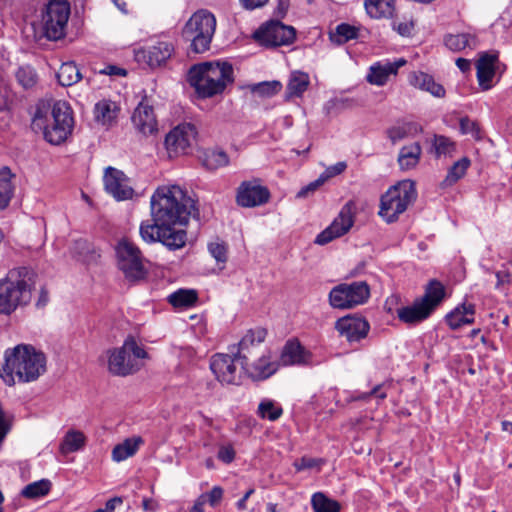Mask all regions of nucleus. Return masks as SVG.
Listing matches in <instances>:
<instances>
[{
	"label": "nucleus",
	"instance_id": "obj_1",
	"mask_svg": "<svg viewBox=\"0 0 512 512\" xmlns=\"http://www.w3.org/2000/svg\"><path fill=\"white\" fill-rule=\"evenodd\" d=\"M151 222H142L139 233L147 243L160 242L169 250L185 246L187 233L183 228L190 217L198 216L195 200L178 185L158 187L150 199Z\"/></svg>",
	"mask_w": 512,
	"mask_h": 512
},
{
	"label": "nucleus",
	"instance_id": "obj_2",
	"mask_svg": "<svg viewBox=\"0 0 512 512\" xmlns=\"http://www.w3.org/2000/svg\"><path fill=\"white\" fill-rule=\"evenodd\" d=\"M46 356L31 345L20 344L5 351L0 378L9 386L16 380L28 383L46 372Z\"/></svg>",
	"mask_w": 512,
	"mask_h": 512
},
{
	"label": "nucleus",
	"instance_id": "obj_3",
	"mask_svg": "<svg viewBox=\"0 0 512 512\" xmlns=\"http://www.w3.org/2000/svg\"><path fill=\"white\" fill-rule=\"evenodd\" d=\"M73 116L64 101L40 100L32 118V129L42 132L44 139L53 144L63 143L73 129Z\"/></svg>",
	"mask_w": 512,
	"mask_h": 512
},
{
	"label": "nucleus",
	"instance_id": "obj_4",
	"mask_svg": "<svg viewBox=\"0 0 512 512\" xmlns=\"http://www.w3.org/2000/svg\"><path fill=\"white\" fill-rule=\"evenodd\" d=\"M36 278V273L27 267L10 270L0 280V314L8 315L18 307L27 305L31 301Z\"/></svg>",
	"mask_w": 512,
	"mask_h": 512
},
{
	"label": "nucleus",
	"instance_id": "obj_5",
	"mask_svg": "<svg viewBox=\"0 0 512 512\" xmlns=\"http://www.w3.org/2000/svg\"><path fill=\"white\" fill-rule=\"evenodd\" d=\"M188 81L201 97H212L224 91L233 82L231 64L205 62L194 65L188 73Z\"/></svg>",
	"mask_w": 512,
	"mask_h": 512
},
{
	"label": "nucleus",
	"instance_id": "obj_6",
	"mask_svg": "<svg viewBox=\"0 0 512 512\" xmlns=\"http://www.w3.org/2000/svg\"><path fill=\"white\" fill-rule=\"evenodd\" d=\"M106 355L108 370L116 376H128L138 372L143 367L142 360L148 357L144 348L132 336L127 337L121 347L107 350Z\"/></svg>",
	"mask_w": 512,
	"mask_h": 512
},
{
	"label": "nucleus",
	"instance_id": "obj_7",
	"mask_svg": "<svg viewBox=\"0 0 512 512\" xmlns=\"http://www.w3.org/2000/svg\"><path fill=\"white\" fill-rule=\"evenodd\" d=\"M417 198L415 183L412 180H402L391 186L381 196L379 215L387 222L396 221Z\"/></svg>",
	"mask_w": 512,
	"mask_h": 512
},
{
	"label": "nucleus",
	"instance_id": "obj_8",
	"mask_svg": "<svg viewBox=\"0 0 512 512\" xmlns=\"http://www.w3.org/2000/svg\"><path fill=\"white\" fill-rule=\"evenodd\" d=\"M216 30V18L207 10L195 12L183 28V36L191 41V48L196 53L209 49Z\"/></svg>",
	"mask_w": 512,
	"mask_h": 512
},
{
	"label": "nucleus",
	"instance_id": "obj_9",
	"mask_svg": "<svg viewBox=\"0 0 512 512\" xmlns=\"http://www.w3.org/2000/svg\"><path fill=\"white\" fill-rule=\"evenodd\" d=\"M117 264L129 281L143 280L148 271L139 248L128 239H122L116 246Z\"/></svg>",
	"mask_w": 512,
	"mask_h": 512
},
{
	"label": "nucleus",
	"instance_id": "obj_10",
	"mask_svg": "<svg viewBox=\"0 0 512 512\" xmlns=\"http://www.w3.org/2000/svg\"><path fill=\"white\" fill-rule=\"evenodd\" d=\"M70 16V5L64 0L50 1L41 19L43 35L49 40H58L65 35Z\"/></svg>",
	"mask_w": 512,
	"mask_h": 512
},
{
	"label": "nucleus",
	"instance_id": "obj_11",
	"mask_svg": "<svg viewBox=\"0 0 512 512\" xmlns=\"http://www.w3.org/2000/svg\"><path fill=\"white\" fill-rule=\"evenodd\" d=\"M369 297L370 288L366 282L342 283L331 289L329 303L336 309H351L364 304Z\"/></svg>",
	"mask_w": 512,
	"mask_h": 512
},
{
	"label": "nucleus",
	"instance_id": "obj_12",
	"mask_svg": "<svg viewBox=\"0 0 512 512\" xmlns=\"http://www.w3.org/2000/svg\"><path fill=\"white\" fill-rule=\"evenodd\" d=\"M253 37L263 46L276 47L290 44L295 38V30L279 21H270L261 25Z\"/></svg>",
	"mask_w": 512,
	"mask_h": 512
},
{
	"label": "nucleus",
	"instance_id": "obj_13",
	"mask_svg": "<svg viewBox=\"0 0 512 512\" xmlns=\"http://www.w3.org/2000/svg\"><path fill=\"white\" fill-rule=\"evenodd\" d=\"M354 203L347 202L333 222L315 238V244L325 245L345 235L354 224Z\"/></svg>",
	"mask_w": 512,
	"mask_h": 512
},
{
	"label": "nucleus",
	"instance_id": "obj_14",
	"mask_svg": "<svg viewBox=\"0 0 512 512\" xmlns=\"http://www.w3.org/2000/svg\"><path fill=\"white\" fill-rule=\"evenodd\" d=\"M196 129L190 123L179 124L165 137V147L170 156L184 153L196 139Z\"/></svg>",
	"mask_w": 512,
	"mask_h": 512
},
{
	"label": "nucleus",
	"instance_id": "obj_15",
	"mask_svg": "<svg viewBox=\"0 0 512 512\" xmlns=\"http://www.w3.org/2000/svg\"><path fill=\"white\" fill-rule=\"evenodd\" d=\"M103 180L106 192L117 201H124L133 197L134 190L128 177L121 170L107 167Z\"/></svg>",
	"mask_w": 512,
	"mask_h": 512
},
{
	"label": "nucleus",
	"instance_id": "obj_16",
	"mask_svg": "<svg viewBox=\"0 0 512 512\" xmlns=\"http://www.w3.org/2000/svg\"><path fill=\"white\" fill-rule=\"evenodd\" d=\"M269 190L259 180L244 181L237 190L236 200L242 207H256L268 202Z\"/></svg>",
	"mask_w": 512,
	"mask_h": 512
},
{
	"label": "nucleus",
	"instance_id": "obj_17",
	"mask_svg": "<svg viewBox=\"0 0 512 512\" xmlns=\"http://www.w3.org/2000/svg\"><path fill=\"white\" fill-rule=\"evenodd\" d=\"M239 359L236 355L232 357L228 354H215L210 362V368L218 381L224 384H236L241 378V372L238 370L235 360Z\"/></svg>",
	"mask_w": 512,
	"mask_h": 512
},
{
	"label": "nucleus",
	"instance_id": "obj_18",
	"mask_svg": "<svg viewBox=\"0 0 512 512\" xmlns=\"http://www.w3.org/2000/svg\"><path fill=\"white\" fill-rule=\"evenodd\" d=\"M369 323L360 317L346 316L335 323V329L350 343L365 338L369 331Z\"/></svg>",
	"mask_w": 512,
	"mask_h": 512
},
{
	"label": "nucleus",
	"instance_id": "obj_19",
	"mask_svg": "<svg viewBox=\"0 0 512 512\" xmlns=\"http://www.w3.org/2000/svg\"><path fill=\"white\" fill-rule=\"evenodd\" d=\"M132 123L144 135H151L158 130L154 109L146 98L135 108L132 115Z\"/></svg>",
	"mask_w": 512,
	"mask_h": 512
},
{
	"label": "nucleus",
	"instance_id": "obj_20",
	"mask_svg": "<svg viewBox=\"0 0 512 512\" xmlns=\"http://www.w3.org/2000/svg\"><path fill=\"white\" fill-rule=\"evenodd\" d=\"M241 365L253 380H265L279 368V363L273 360L269 353L262 355L252 364H248L247 360H241Z\"/></svg>",
	"mask_w": 512,
	"mask_h": 512
},
{
	"label": "nucleus",
	"instance_id": "obj_21",
	"mask_svg": "<svg viewBox=\"0 0 512 512\" xmlns=\"http://www.w3.org/2000/svg\"><path fill=\"white\" fill-rule=\"evenodd\" d=\"M311 360L312 353L296 339L287 341L280 355V362L284 366L309 365Z\"/></svg>",
	"mask_w": 512,
	"mask_h": 512
},
{
	"label": "nucleus",
	"instance_id": "obj_22",
	"mask_svg": "<svg viewBox=\"0 0 512 512\" xmlns=\"http://www.w3.org/2000/svg\"><path fill=\"white\" fill-rule=\"evenodd\" d=\"M496 54L483 53L477 61V79L479 85L487 90L491 87V81L495 75Z\"/></svg>",
	"mask_w": 512,
	"mask_h": 512
},
{
	"label": "nucleus",
	"instance_id": "obj_23",
	"mask_svg": "<svg viewBox=\"0 0 512 512\" xmlns=\"http://www.w3.org/2000/svg\"><path fill=\"white\" fill-rule=\"evenodd\" d=\"M431 311L419 299L412 305L401 307L397 310V316L400 321L406 324H417L427 319Z\"/></svg>",
	"mask_w": 512,
	"mask_h": 512
},
{
	"label": "nucleus",
	"instance_id": "obj_24",
	"mask_svg": "<svg viewBox=\"0 0 512 512\" xmlns=\"http://www.w3.org/2000/svg\"><path fill=\"white\" fill-rule=\"evenodd\" d=\"M409 82L417 89L426 91L434 97L442 98L445 96L444 87L436 83L434 78L424 72H413L409 77Z\"/></svg>",
	"mask_w": 512,
	"mask_h": 512
},
{
	"label": "nucleus",
	"instance_id": "obj_25",
	"mask_svg": "<svg viewBox=\"0 0 512 512\" xmlns=\"http://www.w3.org/2000/svg\"><path fill=\"white\" fill-rule=\"evenodd\" d=\"M475 306L473 304H462L457 306L446 316V322L452 330H457L466 324L474 322Z\"/></svg>",
	"mask_w": 512,
	"mask_h": 512
},
{
	"label": "nucleus",
	"instance_id": "obj_26",
	"mask_svg": "<svg viewBox=\"0 0 512 512\" xmlns=\"http://www.w3.org/2000/svg\"><path fill=\"white\" fill-rule=\"evenodd\" d=\"M446 296L444 285L436 279L430 280L425 288V293L419 300L433 312Z\"/></svg>",
	"mask_w": 512,
	"mask_h": 512
},
{
	"label": "nucleus",
	"instance_id": "obj_27",
	"mask_svg": "<svg viewBox=\"0 0 512 512\" xmlns=\"http://www.w3.org/2000/svg\"><path fill=\"white\" fill-rule=\"evenodd\" d=\"M144 440L140 436H133L117 444L112 450V460L122 462L136 454Z\"/></svg>",
	"mask_w": 512,
	"mask_h": 512
},
{
	"label": "nucleus",
	"instance_id": "obj_28",
	"mask_svg": "<svg viewBox=\"0 0 512 512\" xmlns=\"http://www.w3.org/2000/svg\"><path fill=\"white\" fill-rule=\"evenodd\" d=\"M310 85L309 75L302 71H293L290 74L287 87L286 97L287 99L293 97H301Z\"/></svg>",
	"mask_w": 512,
	"mask_h": 512
},
{
	"label": "nucleus",
	"instance_id": "obj_29",
	"mask_svg": "<svg viewBox=\"0 0 512 512\" xmlns=\"http://www.w3.org/2000/svg\"><path fill=\"white\" fill-rule=\"evenodd\" d=\"M86 443V436L79 430L70 429L64 435L59 451L63 455L81 450Z\"/></svg>",
	"mask_w": 512,
	"mask_h": 512
},
{
	"label": "nucleus",
	"instance_id": "obj_30",
	"mask_svg": "<svg viewBox=\"0 0 512 512\" xmlns=\"http://www.w3.org/2000/svg\"><path fill=\"white\" fill-rule=\"evenodd\" d=\"M367 14L374 19L388 18L394 13V0H365Z\"/></svg>",
	"mask_w": 512,
	"mask_h": 512
},
{
	"label": "nucleus",
	"instance_id": "obj_31",
	"mask_svg": "<svg viewBox=\"0 0 512 512\" xmlns=\"http://www.w3.org/2000/svg\"><path fill=\"white\" fill-rule=\"evenodd\" d=\"M422 148L418 142L411 143L401 148L398 163L403 170L414 168L421 157Z\"/></svg>",
	"mask_w": 512,
	"mask_h": 512
},
{
	"label": "nucleus",
	"instance_id": "obj_32",
	"mask_svg": "<svg viewBox=\"0 0 512 512\" xmlns=\"http://www.w3.org/2000/svg\"><path fill=\"white\" fill-rule=\"evenodd\" d=\"M173 46L170 42L160 41L151 46L147 51V62L149 66L156 67L170 58Z\"/></svg>",
	"mask_w": 512,
	"mask_h": 512
},
{
	"label": "nucleus",
	"instance_id": "obj_33",
	"mask_svg": "<svg viewBox=\"0 0 512 512\" xmlns=\"http://www.w3.org/2000/svg\"><path fill=\"white\" fill-rule=\"evenodd\" d=\"M444 44L449 50L460 52L465 48L475 49L477 47V40L474 36L467 33L448 34L444 38Z\"/></svg>",
	"mask_w": 512,
	"mask_h": 512
},
{
	"label": "nucleus",
	"instance_id": "obj_34",
	"mask_svg": "<svg viewBox=\"0 0 512 512\" xmlns=\"http://www.w3.org/2000/svg\"><path fill=\"white\" fill-rule=\"evenodd\" d=\"M267 332L263 328L249 330L239 342L236 356L241 360H247L246 351L254 345L262 343L266 338Z\"/></svg>",
	"mask_w": 512,
	"mask_h": 512
},
{
	"label": "nucleus",
	"instance_id": "obj_35",
	"mask_svg": "<svg viewBox=\"0 0 512 512\" xmlns=\"http://www.w3.org/2000/svg\"><path fill=\"white\" fill-rule=\"evenodd\" d=\"M13 174L8 167L0 170V209H5L14 194Z\"/></svg>",
	"mask_w": 512,
	"mask_h": 512
},
{
	"label": "nucleus",
	"instance_id": "obj_36",
	"mask_svg": "<svg viewBox=\"0 0 512 512\" xmlns=\"http://www.w3.org/2000/svg\"><path fill=\"white\" fill-rule=\"evenodd\" d=\"M94 116L97 122L109 125L117 116V107L112 101L102 100L95 105Z\"/></svg>",
	"mask_w": 512,
	"mask_h": 512
},
{
	"label": "nucleus",
	"instance_id": "obj_37",
	"mask_svg": "<svg viewBox=\"0 0 512 512\" xmlns=\"http://www.w3.org/2000/svg\"><path fill=\"white\" fill-rule=\"evenodd\" d=\"M81 73L74 62L63 63L57 73V78L62 86H71L81 79Z\"/></svg>",
	"mask_w": 512,
	"mask_h": 512
},
{
	"label": "nucleus",
	"instance_id": "obj_38",
	"mask_svg": "<svg viewBox=\"0 0 512 512\" xmlns=\"http://www.w3.org/2000/svg\"><path fill=\"white\" fill-rule=\"evenodd\" d=\"M392 74V68L389 67L387 62L385 63H376L372 65L369 69V73L366 76L367 81L370 84L383 86L388 77Z\"/></svg>",
	"mask_w": 512,
	"mask_h": 512
},
{
	"label": "nucleus",
	"instance_id": "obj_39",
	"mask_svg": "<svg viewBox=\"0 0 512 512\" xmlns=\"http://www.w3.org/2000/svg\"><path fill=\"white\" fill-rule=\"evenodd\" d=\"M203 165L209 170H216L229 164V157L223 150H207L202 156Z\"/></svg>",
	"mask_w": 512,
	"mask_h": 512
},
{
	"label": "nucleus",
	"instance_id": "obj_40",
	"mask_svg": "<svg viewBox=\"0 0 512 512\" xmlns=\"http://www.w3.org/2000/svg\"><path fill=\"white\" fill-rule=\"evenodd\" d=\"M311 505L315 512H340L339 502L328 498L322 492H316L312 495Z\"/></svg>",
	"mask_w": 512,
	"mask_h": 512
},
{
	"label": "nucleus",
	"instance_id": "obj_41",
	"mask_svg": "<svg viewBox=\"0 0 512 512\" xmlns=\"http://www.w3.org/2000/svg\"><path fill=\"white\" fill-rule=\"evenodd\" d=\"M197 300V293L194 290L179 289L168 296L169 303L174 307H190Z\"/></svg>",
	"mask_w": 512,
	"mask_h": 512
},
{
	"label": "nucleus",
	"instance_id": "obj_42",
	"mask_svg": "<svg viewBox=\"0 0 512 512\" xmlns=\"http://www.w3.org/2000/svg\"><path fill=\"white\" fill-rule=\"evenodd\" d=\"M51 489V482L48 479H42L28 484L22 490V495L29 499L45 496Z\"/></svg>",
	"mask_w": 512,
	"mask_h": 512
},
{
	"label": "nucleus",
	"instance_id": "obj_43",
	"mask_svg": "<svg viewBox=\"0 0 512 512\" xmlns=\"http://www.w3.org/2000/svg\"><path fill=\"white\" fill-rule=\"evenodd\" d=\"M469 165L470 160L466 157L455 162L454 165L449 169L447 176L443 181V184L446 186H450L456 183L465 175Z\"/></svg>",
	"mask_w": 512,
	"mask_h": 512
},
{
	"label": "nucleus",
	"instance_id": "obj_44",
	"mask_svg": "<svg viewBox=\"0 0 512 512\" xmlns=\"http://www.w3.org/2000/svg\"><path fill=\"white\" fill-rule=\"evenodd\" d=\"M283 410L276 402L270 399H264L258 406V414L264 419L275 421L282 415Z\"/></svg>",
	"mask_w": 512,
	"mask_h": 512
},
{
	"label": "nucleus",
	"instance_id": "obj_45",
	"mask_svg": "<svg viewBox=\"0 0 512 512\" xmlns=\"http://www.w3.org/2000/svg\"><path fill=\"white\" fill-rule=\"evenodd\" d=\"M358 35V30L356 27L342 23L336 27L335 33L331 35L333 41L338 44L345 43L351 39L356 38Z\"/></svg>",
	"mask_w": 512,
	"mask_h": 512
},
{
	"label": "nucleus",
	"instance_id": "obj_46",
	"mask_svg": "<svg viewBox=\"0 0 512 512\" xmlns=\"http://www.w3.org/2000/svg\"><path fill=\"white\" fill-rule=\"evenodd\" d=\"M432 145L437 157L450 155L455 150L454 142L443 135H435Z\"/></svg>",
	"mask_w": 512,
	"mask_h": 512
},
{
	"label": "nucleus",
	"instance_id": "obj_47",
	"mask_svg": "<svg viewBox=\"0 0 512 512\" xmlns=\"http://www.w3.org/2000/svg\"><path fill=\"white\" fill-rule=\"evenodd\" d=\"M412 130L417 132V126L408 123L401 126L391 127L387 130L386 133L391 142L395 144L396 142L407 138L412 133Z\"/></svg>",
	"mask_w": 512,
	"mask_h": 512
},
{
	"label": "nucleus",
	"instance_id": "obj_48",
	"mask_svg": "<svg viewBox=\"0 0 512 512\" xmlns=\"http://www.w3.org/2000/svg\"><path fill=\"white\" fill-rule=\"evenodd\" d=\"M16 78L19 84L25 88L33 87L37 82L35 70L29 66L20 67L16 72Z\"/></svg>",
	"mask_w": 512,
	"mask_h": 512
},
{
	"label": "nucleus",
	"instance_id": "obj_49",
	"mask_svg": "<svg viewBox=\"0 0 512 512\" xmlns=\"http://www.w3.org/2000/svg\"><path fill=\"white\" fill-rule=\"evenodd\" d=\"M282 88V84L278 81L262 82L252 87V92L262 97H271L277 94Z\"/></svg>",
	"mask_w": 512,
	"mask_h": 512
},
{
	"label": "nucleus",
	"instance_id": "obj_50",
	"mask_svg": "<svg viewBox=\"0 0 512 512\" xmlns=\"http://www.w3.org/2000/svg\"><path fill=\"white\" fill-rule=\"evenodd\" d=\"M460 131L462 134L470 135L475 140L482 139V132L478 123L468 117L460 119Z\"/></svg>",
	"mask_w": 512,
	"mask_h": 512
},
{
	"label": "nucleus",
	"instance_id": "obj_51",
	"mask_svg": "<svg viewBox=\"0 0 512 512\" xmlns=\"http://www.w3.org/2000/svg\"><path fill=\"white\" fill-rule=\"evenodd\" d=\"M208 251L217 262L225 263L227 261V246L224 242L209 243Z\"/></svg>",
	"mask_w": 512,
	"mask_h": 512
},
{
	"label": "nucleus",
	"instance_id": "obj_52",
	"mask_svg": "<svg viewBox=\"0 0 512 512\" xmlns=\"http://www.w3.org/2000/svg\"><path fill=\"white\" fill-rule=\"evenodd\" d=\"M323 178L319 176L316 180L310 182L308 185L301 188L297 193V198H306L310 194L314 193L316 190L320 188L324 184Z\"/></svg>",
	"mask_w": 512,
	"mask_h": 512
},
{
	"label": "nucleus",
	"instance_id": "obj_53",
	"mask_svg": "<svg viewBox=\"0 0 512 512\" xmlns=\"http://www.w3.org/2000/svg\"><path fill=\"white\" fill-rule=\"evenodd\" d=\"M322 464L321 459L311 458V457H302L300 460L294 463V466L297 471H302L305 469H311L315 467H319Z\"/></svg>",
	"mask_w": 512,
	"mask_h": 512
},
{
	"label": "nucleus",
	"instance_id": "obj_54",
	"mask_svg": "<svg viewBox=\"0 0 512 512\" xmlns=\"http://www.w3.org/2000/svg\"><path fill=\"white\" fill-rule=\"evenodd\" d=\"M217 458L223 463L229 464L235 458V450L232 445H222L219 447Z\"/></svg>",
	"mask_w": 512,
	"mask_h": 512
},
{
	"label": "nucleus",
	"instance_id": "obj_55",
	"mask_svg": "<svg viewBox=\"0 0 512 512\" xmlns=\"http://www.w3.org/2000/svg\"><path fill=\"white\" fill-rule=\"evenodd\" d=\"M347 165L345 162H338L332 166H329L320 176L323 178L324 182L328 179L335 177L346 169Z\"/></svg>",
	"mask_w": 512,
	"mask_h": 512
},
{
	"label": "nucleus",
	"instance_id": "obj_56",
	"mask_svg": "<svg viewBox=\"0 0 512 512\" xmlns=\"http://www.w3.org/2000/svg\"><path fill=\"white\" fill-rule=\"evenodd\" d=\"M392 26L399 35L408 37L412 34L414 23L412 21L393 22Z\"/></svg>",
	"mask_w": 512,
	"mask_h": 512
},
{
	"label": "nucleus",
	"instance_id": "obj_57",
	"mask_svg": "<svg viewBox=\"0 0 512 512\" xmlns=\"http://www.w3.org/2000/svg\"><path fill=\"white\" fill-rule=\"evenodd\" d=\"M223 489L220 486H214L209 493H203V496H207V502L211 506H216L223 497Z\"/></svg>",
	"mask_w": 512,
	"mask_h": 512
},
{
	"label": "nucleus",
	"instance_id": "obj_58",
	"mask_svg": "<svg viewBox=\"0 0 512 512\" xmlns=\"http://www.w3.org/2000/svg\"><path fill=\"white\" fill-rule=\"evenodd\" d=\"M100 73L111 76H125L126 70L114 65H109L105 69L101 70Z\"/></svg>",
	"mask_w": 512,
	"mask_h": 512
},
{
	"label": "nucleus",
	"instance_id": "obj_59",
	"mask_svg": "<svg viewBox=\"0 0 512 512\" xmlns=\"http://www.w3.org/2000/svg\"><path fill=\"white\" fill-rule=\"evenodd\" d=\"M245 9L254 10L263 7L268 0H240Z\"/></svg>",
	"mask_w": 512,
	"mask_h": 512
},
{
	"label": "nucleus",
	"instance_id": "obj_60",
	"mask_svg": "<svg viewBox=\"0 0 512 512\" xmlns=\"http://www.w3.org/2000/svg\"><path fill=\"white\" fill-rule=\"evenodd\" d=\"M207 503V496H203L202 494L197 498L194 505L191 507L189 512H203L204 505Z\"/></svg>",
	"mask_w": 512,
	"mask_h": 512
},
{
	"label": "nucleus",
	"instance_id": "obj_61",
	"mask_svg": "<svg viewBox=\"0 0 512 512\" xmlns=\"http://www.w3.org/2000/svg\"><path fill=\"white\" fill-rule=\"evenodd\" d=\"M123 503V500L120 497H114L109 499L105 504V509L103 511L114 512L115 508Z\"/></svg>",
	"mask_w": 512,
	"mask_h": 512
},
{
	"label": "nucleus",
	"instance_id": "obj_62",
	"mask_svg": "<svg viewBox=\"0 0 512 512\" xmlns=\"http://www.w3.org/2000/svg\"><path fill=\"white\" fill-rule=\"evenodd\" d=\"M255 492L254 488H250L244 496L237 502L236 506L240 510L246 509V502L250 498V496Z\"/></svg>",
	"mask_w": 512,
	"mask_h": 512
},
{
	"label": "nucleus",
	"instance_id": "obj_63",
	"mask_svg": "<svg viewBox=\"0 0 512 512\" xmlns=\"http://www.w3.org/2000/svg\"><path fill=\"white\" fill-rule=\"evenodd\" d=\"M49 301L48 292L42 288L40 290L39 298L37 300L36 306L37 307H44Z\"/></svg>",
	"mask_w": 512,
	"mask_h": 512
},
{
	"label": "nucleus",
	"instance_id": "obj_64",
	"mask_svg": "<svg viewBox=\"0 0 512 512\" xmlns=\"http://www.w3.org/2000/svg\"><path fill=\"white\" fill-rule=\"evenodd\" d=\"M456 65L462 72H467L470 70L471 62L465 58H458L456 60Z\"/></svg>",
	"mask_w": 512,
	"mask_h": 512
}]
</instances>
